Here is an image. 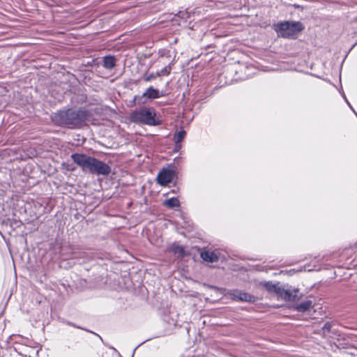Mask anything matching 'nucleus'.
<instances>
[{
    "instance_id": "nucleus-1",
    "label": "nucleus",
    "mask_w": 357,
    "mask_h": 357,
    "mask_svg": "<svg viewBox=\"0 0 357 357\" xmlns=\"http://www.w3.org/2000/svg\"><path fill=\"white\" fill-rule=\"evenodd\" d=\"M155 109L152 107H142L131 112L130 119L136 123L149 126L158 124Z\"/></svg>"
},
{
    "instance_id": "nucleus-12",
    "label": "nucleus",
    "mask_w": 357,
    "mask_h": 357,
    "mask_svg": "<svg viewBox=\"0 0 357 357\" xmlns=\"http://www.w3.org/2000/svg\"><path fill=\"white\" fill-rule=\"evenodd\" d=\"M115 66V59L112 56H105L103 59V66L107 69H112Z\"/></svg>"
},
{
    "instance_id": "nucleus-13",
    "label": "nucleus",
    "mask_w": 357,
    "mask_h": 357,
    "mask_svg": "<svg viewBox=\"0 0 357 357\" xmlns=\"http://www.w3.org/2000/svg\"><path fill=\"white\" fill-rule=\"evenodd\" d=\"M185 136V132L184 130H180L179 132H178L177 133L175 134L174 135V142H175V144H176V148L177 149H181V141L184 139Z\"/></svg>"
},
{
    "instance_id": "nucleus-3",
    "label": "nucleus",
    "mask_w": 357,
    "mask_h": 357,
    "mask_svg": "<svg viewBox=\"0 0 357 357\" xmlns=\"http://www.w3.org/2000/svg\"><path fill=\"white\" fill-rule=\"evenodd\" d=\"M303 29V26L298 22H284L278 24L276 31L278 36L284 38H294Z\"/></svg>"
},
{
    "instance_id": "nucleus-5",
    "label": "nucleus",
    "mask_w": 357,
    "mask_h": 357,
    "mask_svg": "<svg viewBox=\"0 0 357 357\" xmlns=\"http://www.w3.org/2000/svg\"><path fill=\"white\" fill-rule=\"evenodd\" d=\"M110 172L111 168L108 165L94 158L91 174L106 176Z\"/></svg>"
},
{
    "instance_id": "nucleus-19",
    "label": "nucleus",
    "mask_w": 357,
    "mask_h": 357,
    "mask_svg": "<svg viewBox=\"0 0 357 357\" xmlns=\"http://www.w3.org/2000/svg\"><path fill=\"white\" fill-rule=\"evenodd\" d=\"M345 100H346L347 103L348 104V105L350 107V108L353 110V112H355L354 109H353V107H351V105H350L349 101L346 98H345Z\"/></svg>"
},
{
    "instance_id": "nucleus-15",
    "label": "nucleus",
    "mask_w": 357,
    "mask_h": 357,
    "mask_svg": "<svg viewBox=\"0 0 357 357\" xmlns=\"http://www.w3.org/2000/svg\"><path fill=\"white\" fill-rule=\"evenodd\" d=\"M312 305V302L311 301H306L298 305L296 309L298 311L303 312L308 310Z\"/></svg>"
},
{
    "instance_id": "nucleus-14",
    "label": "nucleus",
    "mask_w": 357,
    "mask_h": 357,
    "mask_svg": "<svg viewBox=\"0 0 357 357\" xmlns=\"http://www.w3.org/2000/svg\"><path fill=\"white\" fill-rule=\"evenodd\" d=\"M170 250L174 254H178L180 257H183L185 255V250L183 247L177 244H172L170 247Z\"/></svg>"
},
{
    "instance_id": "nucleus-7",
    "label": "nucleus",
    "mask_w": 357,
    "mask_h": 357,
    "mask_svg": "<svg viewBox=\"0 0 357 357\" xmlns=\"http://www.w3.org/2000/svg\"><path fill=\"white\" fill-rule=\"evenodd\" d=\"M231 298L233 300H238L245 302H254L255 297L250 294L243 292L238 290H234L229 293Z\"/></svg>"
},
{
    "instance_id": "nucleus-16",
    "label": "nucleus",
    "mask_w": 357,
    "mask_h": 357,
    "mask_svg": "<svg viewBox=\"0 0 357 357\" xmlns=\"http://www.w3.org/2000/svg\"><path fill=\"white\" fill-rule=\"evenodd\" d=\"M164 204L169 208L178 207L180 206L179 201L176 197H172L165 200Z\"/></svg>"
},
{
    "instance_id": "nucleus-6",
    "label": "nucleus",
    "mask_w": 357,
    "mask_h": 357,
    "mask_svg": "<svg viewBox=\"0 0 357 357\" xmlns=\"http://www.w3.org/2000/svg\"><path fill=\"white\" fill-rule=\"evenodd\" d=\"M174 177V172L169 169H163L157 176V181L161 185H167Z\"/></svg>"
},
{
    "instance_id": "nucleus-11",
    "label": "nucleus",
    "mask_w": 357,
    "mask_h": 357,
    "mask_svg": "<svg viewBox=\"0 0 357 357\" xmlns=\"http://www.w3.org/2000/svg\"><path fill=\"white\" fill-rule=\"evenodd\" d=\"M261 285L270 293H275L277 296L280 290V284L273 283L271 282H264L261 283Z\"/></svg>"
},
{
    "instance_id": "nucleus-2",
    "label": "nucleus",
    "mask_w": 357,
    "mask_h": 357,
    "mask_svg": "<svg viewBox=\"0 0 357 357\" xmlns=\"http://www.w3.org/2000/svg\"><path fill=\"white\" fill-rule=\"evenodd\" d=\"M59 116L61 123L69 128H75L80 125L86 119V113L83 110L68 109L60 112Z\"/></svg>"
},
{
    "instance_id": "nucleus-10",
    "label": "nucleus",
    "mask_w": 357,
    "mask_h": 357,
    "mask_svg": "<svg viewBox=\"0 0 357 357\" xmlns=\"http://www.w3.org/2000/svg\"><path fill=\"white\" fill-rule=\"evenodd\" d=\"M161 93L158 89L149 87L142 96V98L147 99H155L161 96Z\"/></svg>"
},
{
    "instance_id": "nucleus-8",
    "label": "nucleus",
    "mask_w": 357,
    "mask_h": 357,
    "mask_svg": "<svg viewBox=\"0 0 357 357\" xmlns=\"http://www.w3.org/2000/svg\"><path fill=\"white\" fill-rule=\"evenodd\" d=\"M278 296L285 301H291L294 300L296 295V292H294L290 289H286L280 286Z\"/></svg>"
},
{
    "instance_id": "nucleus-4",
    "label": "nucleus",
    "mask_w": 357,
    "mask_h": 357,
    "mask_svg": "<svg viewBox=\"0 0 357 357\" xmlns=\"http://www.w3.org/2000/svg\"><path fill=\"white\" fill-rule=\"evenodd\" d=\"M73 160L79 165L84 172L91 173L94 158L84 154L74 153L71 155Z\"/></svg>"
},
{
    "instance_id": "nucleus-17",
    "label": "nucleus",
    "mask_w": 357,
    "mask_h": 357,
    "mask_svg": "<svg viewBox=\"0 0 357 357\" xmlns=\"http://www.w3.org/2000/svg\"><path fill=\"white\" fill-rule=\"evenodd\" d=\"M171 67L170 66H165V68H163L162 70H160V71L157 72V75L158 77L160 76H166V75H169L170 72H171Z\"/></svg>"
},
{
    "instance_id": "nucleus-9",
    "label": "nucleus",
    "mask_w": 357,
    "mask_h": 357,
    "mask_svg": "<svg viewBox=\"0 0 357 357\" xmlns=\"http://www.w3.org/2000/svg\"><path fill=\"white\" fill-rule=\"evenodd\" d=\"M202 259L207 262H215L218 259V255L215 252L211 250H205L201 252Z\"/></svg>"
},
{
    "instance_id": "nucleus-18",
    "label": "nucleus",
    "mask_w": 357,
    "mask_h": 357,
    "mask_svg": "<svg viewBox=\"0 0 357 357\" xmlns=\"http://www.w3.org/2000/svg\"><path fill=\"white\" fill-rule=\"evenodd\" d=\"M158 75L157 73H150L149 75H147L146 76L144 77V80L145 82H150L151 81L152 79H155L156 77H158Z\"/></svg>"
}]
</instances>
